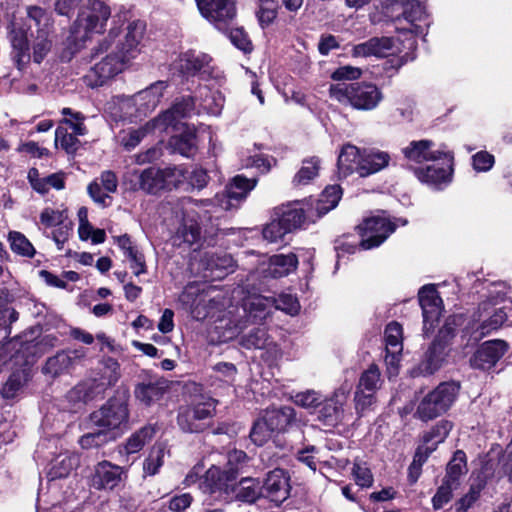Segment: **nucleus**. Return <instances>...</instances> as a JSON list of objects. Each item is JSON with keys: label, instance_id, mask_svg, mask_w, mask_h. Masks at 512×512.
<instances>
[{"label": "nucleus", "instance_id": "obj_1", "mask_svg": "<svg viewBox=\"0 0 512 512\" xmlns=\"http://www.w3.org/2000/svg\"><path fill=\"white\" fill-rule=\"evenodd\" d=\"M256 179H249L237 175L226 189L215 195L214 199L193 200L183 198L178 200L172 210L176 222V229L172 236L173 245L191 248L199 246L201 242V227L198 219L200 211L216 212L217 209L231 210L237 208L246 199L248 193L256 186Z\"/></svg>", "mask_w": 512, "mask_h": 512}, {"label": "nucleus", "instance_id": "obj_2", "mask_svg": "<svg viewBox=\"0 0 512 512\" xmlns=\"http://www.w3.org/2000/svg\"><path fill=\"white\" fill-rule=\"evenodd\" d=\"M8 39L19 70L24 69L31 59L40 64L54 44L50 15L41 7H27L25 19L14 17L10 22Z\"/></svg>", "mask_w": 512, "mask_h": 512}, {"label": "nucleus", "instance_id": "obj_3", "mask_svg": "<svg viewBox=\"0 0 512 512\" xmlns=\"http://www.w3.org/2000/svg\"><path fill=\"white\" fill-rule=\"evenodd\" d=\"M111 17L110 7L101 0H87L80 9L70 29V41L80 48L94 34L105 31L107 21Z\"/></svg>", "mask_w": 512, "mask_h": 512}, {"label": "nucleus", "instance_id": "obj_4", "mask_svg": "<svg viewBox=\"0 0 512 512\" xmlns=\"http://www.w3.org/2000/svg\"><path fill=\"white\" fill-rule=\"evenodd\" d=\"M506 322L512 323V301L500 307L481 302L466 329L470 338L477 342L500 329Z\"/></svg>", "mask_w": 512, "mask_h": 512}, {"label": "nucleus", "instance_id": "obj_5", "mask_svg": "<svg viewBox=\"0 0 512 512\" xmlns=\"http://www.w3.org/2000/svg\"><path fill=\"white\" fill-rule=\"evenodd\" d=\"M330 97L358 110H372L382 100L381 91L372 84L337 83L329 89Z\"/></svg>", "mask_w": 512, "mask_h": 512}, {"label": "nucleus", "instance_id": "obj_6", "mask_svg": "<svg viewBox=\"0 0 512 512\" xmlns=\"http://www.w3.org/2000/svg\"><path fill=\"white\" fill-rule=\"evenodd\" d=\"M128 416L126 401L122 398H113L91 413L87 427L99 428L106 434L117 437L116 430L128 421Z\"/></svg>", "mask_w": 512, "mask_h": 512}, {"label": "nucleus", "instance_id": "obj_7", "mask_svg": "<svg viewBox=\"0 0 512 512\" xmlns=\"http://www.w3.org/2000/svg\"><path fill=\"white\" fill-rule=\"evenodd\" d=\"M166 88V82L157 81L133 96L122 97L120 108L127 117L146 116L158 106Z\"/></svg>", "mask_w": 512, "mask_h": 512}, {"label": "nucleus", "instance_id": "obj_8", "mask_svg": "<svg viewBox=\"0 0 512 512\" xmlns=\"http://www.w3.org/2000/svg\"><path fill=\"white\" fill-rule=\"evenodd\" d=\"M127 479V469L108 460L96 463L89 477V485L98 491H114Z\"/></svg>", "mask_w": 512, "mask_h": 512}, {"label": "nucleus", "instance_id": "obj_9", "mask_svg": "<svg viewBox=\"0 0 512 512\" xmlns=\"http://www.w3.org/2000/svg\"><path fill=\"white\" fill-rule=\"evenodd\" d=\"M396 225L382 212L380 215L366 218L359 226L360 246L367 250L378 247L394 232Z\"/></svg>", "mask_w": 512, "mask_h": 512}, {"label": "nucleus", "instance_id": "obj_10", "mask_svg": "<svg viewBox=\"0 0 512 512\" xmlns=\"http://www.w3.org/2000/svg\"><path fill=\"white\" fill-rule=\"evenodd\" d=\"M127 62L125 56L119 52H111L90 68L84 76V81L91 88L102 86L121 73Z\"/></svg>", "mask_w": 512, "mask_h": 512}, {"label": "nucleus", "instance_id": "obj_11", "mask_svg": "<svg viewBox=\"0 0 512 512\" xmlns=\"http://www.w3.org/2000/svg\"><path fill=\"white\" fill-rule=\"evenodd\" d=\"M273 298L262 295H254L245 300L242 311L245 321H239L233 328H229L227 334H224L225 340L232 339L240 331L247 327V322L258 323L264 320L273 307Z\"/></svg>", "mask_w": 512, "mask_h": 512}, {"label": "nucleus", "instance_id": "obj_12", "mask_svg": "<svg viewBox=\"0 0 512 512\" xmlns=\"http://www.w3.org/2000/svg\"><path fill=\"white\" fill-rule=\"evenodd\" d=\"M273 298L262 295H254L245 300L242 311L245 321H239L233 328H229L227 334H224L225 340L232 339L240 331L247 327V322L258 323L264 320L273 307Z\"/></svg>", "mask_w": 512, "mask_h": 512}, {"label": "nucleus", "instance_id": "obj_13", "mask_svg": "<svg viewBox=\"0 0 512 512\" xmlns=\"http://www.w3.org/2000/svg\"><path fill=\"white\" fill-rule=\"evenodd\" d=\"M217 401L208 396H200L191 406L182 407L179 410L177 422L181 430L184 432L195 433L203 429V424H188L187 418L193 416L200 422L204 419L211 418L215 411Z\"/></svg>", "mask_w": 512, "mask_h": 512}, {"label": "nucleus", "instance_id": "obj_14", "mask_svg": "<svg viewBox=\"0 0 512 512\" xmlns=\"http://www.w3.org/2000/svg\"><path fill=\"white\" fill-rule=\"evenodd\" d=\"M452 161L453 156L447 152L445 157H442L438 162H433V164L424 168H417L415 175L421 182L441 189L452 181Z\"/></svg>", "mask_w": 512, "mask_h": 512}, {"label": "nucleus", "instance_id": "obj_15", "mask_svg": "<svg viewBox=\"0 0 512 512\" xmlns=\"http://www.w3.org/2000/svg\"><path fill=\"white\" fill-rule=\"evenodd\" d=\"M201 15L217 27L232 21L237 14L236 0H196Z\"/></svg>", "mask_w": 512, "mask_h": 512}, {"label": "nucleus", "instance_id": "obj_16", "mask_svg": "<svg viewBox=\"0 0 512 512\" xmlns=\"http://www.w3.org/2000/svg\"><path fill=\"white\" fill-rule=\"evenodd\" d=\"M168 116L169 115L167 114L163 117L154 118L139 128H128L122 130L118 135L120 145L125 150L130 151L138 146L147 135L156 132H166L169 129L170 123L166 121Z\"/></svg>", "mask_w": 512, "mask_h": 512}, {"label": "nucleus", "instance_id": "obj_17", "mask_svg": "<svg viewBox=\"0 0 512 512\" xmlns=\"http://www.w3.org/2000/svg\"><path fill=\"white\" fill-rule=\"evenodd\" d=\"M419 303L422 308L424 330L428 332L434 329L442 314V299L434 285L423 286L418 293Z\"/></svg>", "mask_w": 512, "mask_h": 512}, {"label": "nucleus", "instance_id": "obj_18", "mask_svg": "<svg viewBox=\"0 0 512 512\" xmlns=\"http://www.w3.org/2000/svg\"><path fill=\"white\" fill-rule=\"evenodd\" d=\"M402 327L397 322H391L385 329L386 356L385 362L390 376H396L403 350Z\"/></svg>", "mask_w": 512, "mask_h": 512}, {"label": "nucleus", "instance_id": "obj_19", "mask_svg": "<svg viewBox=\"0 0 512 512\" xmlns=\"http://www.w3.org/2000/svg\"><path fill=\"white\" fill-rule=\"evenodd\" d=\"M237 479V468L226 467L221 469L218 466L212 465L205 473L201 482V488L205 492L214 493L217 491H224L228 493L234 488Z\"/></svg>", "mask_w": 512, "mask_h": 512}, {"label": "nucleus", "instance_id": "obj_20", "mask_svg": "<svg viewBox=\"0 0 512 512\" xmlns=\"http://www.w3.org/2000/svg\"><path fill=\"white\" fill-rule=\"evenodd\" d=\"M263 497L276 505L283 503L289 496L290 485L287 473L282 469L270 471L262 485Z\"/></svg>", "mask_w": 512, "mask_h": 512}, {"label": "nucleus", "instance_id": "obj_21", "mask_svg": "<svg viewBox=\"0 0 512 512\" xmlns=\"http://www.w3.org/2000/svg\"><path fill=\"white\" fill-rule=\"evenodd\" d=\"M402 151L407 160L415 163L438 162L448 152L430 140L412 141Z\"/></svg>", "mask_w": 512, "mask_h": 512}, {"label": "nucleus", "instance_id": "obj_22", "mask_svg": "<svg viewBox=\"0 0 512 512\" xmlns=\"http://www.w3.org/2000/svg\"><path fill=\"white\" fill-rule=\"evenodd\" d=\"M508 345L503 340H491L483 343L470 359L473 368L488 370L505 354Z\"/></svg>", "mask_w": 512, "mask_h": 512}, {"label": "nucleus", "instance_id": "obj_23", "mask_svg": "<svg viewBox=\"0 0 512 512\" xmlns=\"http://www.w3.org/2000/svg\"><path fill=\"white\" fill-rule=\"evenodd\" d=\"M212 58L205 53L188 51L179 57L177 67L187 75H200L207 79L213 74Z\"/></svg>", "mask_w": 512, "mask_h": 512}, {"label": "nucleus", "instance_id": "obj_24", "mask_svg": "<svg viewBox=\"0 0 512 512\" xmlns=\"http://www.w3.org/2000/svg\"><path fill=\"white\" fill-rule=\"evenodd\" d=\"M349 387H341L319 410L318 418L325 426H336L344 418L343 406L347 401Z\"/></svg>", "mask_w": 512, "mask_h": 512}, {"label": "nucleus", "instance_id": "obj_25", "mask_svg": "<svg viewBox=\"0 0 512 512\" xmlns=\"http://www.w3.org/2000/svg\"><path fill=\"white\" fill-rule=\"evenodd\" d=\"M446 357V347L441 341H434L424 355L423 360L415 367L412 376H426L436 372Z\"/></svg>", "mask_w": 512, "mask_h": 512}, {"label": "nucleus", "instance_id": "obj_26", "mask_svg": "<svg viewBox=\"0 0 512 512\" xmlns=\"http://www.w3.org/2000/svg\"><path fill=\"white\" fill-rule=\"evenodd\" d=\"M203 277L211 279H220L230 271H233V261L230 256H217L205 253L201 259Z\"/></svg>", "mask_w": 512, "mask_h": 512}, {"label": "nucleus", "instance_id": "obj_27", "mask_svg": "<svg viewBox=\"0 0 512 512\" xmlns=\"http://www.w3.org/2000/svg\"><path fill=\"white\" fill-rule=\"evenodd\" d=\"M393 46V40L389 37H374L354 46L353 55L356 57H385L391 53Z\"/></svg>", "mask_w": 512, "mask_h": 512}, {"label": "nucleus", "instance_id": "obj_28", "mask_svg": "<svg viewBox=\"0 0 512 512\" xmlns=\"http://www.w3.org/2000/svg\"><path fill=\"white\" fill-rule=\"evenodd\" d=\"M298 265V257L289 253L270 257L267 268L263 270L266 277L281 278L294 272Z\"/></svg>", "mask_w": 512, "mask_h": 512}, {"label": "nucleus", "instance_id": "obj_29", "mask_svg": "<svg viewBox=\"0 0 512 512\" xmlns=\"http://www.w3.org/2000/svg\"><path fill=\"white\" fill-rule=\"evenodd\" d=\"M459 392V385L455 382H444L439 384L433 391L427 395L431 398L434 405L443 414L454 403Z\"/></svg>", "mask_w": 512, "mask_h": 512}, {"label": "nucleus", "instance_id": "obj_30", "mask_svg": "<svg viewBox=\"0 0 512 512\" xmlns=\"http://www.w3.org/2000/svg\"><path fill=\"white\" fill-rule=\"evenodd\" d=\"M459 392V385L455 382H444L439 384L433 391L427 395L431 398L434 405L443 414L454 403Z\"/></svg>", "mask_w": 512, "mask_h": 512}, {"label": "nucleus", "instance_id": "obj_31", "mask_svg": "<svg viewBox=\"0 0 512 512\" xmlns=\"http://www.w3.org/2000/svg\"><path fill=\"white\" fill-rule=\"evenodd\" d=\"M132 176L136 178L138 188L147 193L155 194L164 190L162 170L159 168L149 167L142 171L134 170Z\"/></svg>", "mask_w": 512, "mask_h": 512}, {"label": "nucleus", "instance_id": "obj_32", "mask_svg": "<svg viewBox=\"0 0 512 512\" xmlns=\"http://www.w3.org/2000/svg\"><path fill=\"white\" fill-rule=\"evenodd\" d=\"M361 162L362 152L356 146L351 144L343 146L338 157L339 174L346 177L353 172H357L360 175Z\"/></svg>", "mask_w": 512, "mask_h": 512}, {"label": "nucleus", "instance_id": "obj_33", "mask_svg": "<svg viewBox=\"0 0 512 512\" xmlns=\"http://www.w3.org/2000/svg\"><path fill=\"white\" fill-rule=\"evenodd\" d=\"M79 463L80 458L76 453L62 452L51 461L48 474L51 479L67 477Z\"/></svg>", "mask_w": 512, "mask_h": 512}, {"label": "nucleus", "instance_id": "obj_34", "mask_svg": "<svg viewBox=\"0 0 512 512\" xmlns=\"http://www.w3.org/2000/svg\"><path fill=\"white\" fill-rule=\"evenodd\" d=\"M263 417L268 426L275 433L283 432L295 419V410L292 407L284 406L280 408L267 409Z\"/></svg>", "mask_w": 512, "mask_h": 512}, {"label": "nucleus", "instance_id": "obj_35", "mask_svg": "<svg viewBox=\"0 0 512 512\" xmlns=\"http://www.w3.org/2000/svg\"><path fill=\"white\" fill-rule=\"evenodd\" d=\"M31 187L40 194H46L50 188L61 190L64 188V178L61 173H54L46 177H40L36 168H31L27 176Z\"/></svg>", "mask_w": 512, "mask_h": 512}, {"label": "nucleus", "instance_id": "obj_36", "mask_svg": "<svg viewBox=\"0 0 512 512\" xmlns=\"http://www.w3.org/2000/svg\"><path fill=\"white\" fill-rule=\"evenodd\" d=\"M144 25L141 22H133L128 25L124 42L121 43L119 53L125 56L127 61L134 58L139 52V44L143 38Z\"/></svg>", "mask_w": 512, "mask_h": 512}, {"label": "nucleus", "instance_id": "obj_37", "mask_svg": "<svg viewBox=\"0 0 512 512\" xmlns=\"http://www.w3.org/2000/svg\"><path fill=\"white\" fill-rule=\"evenodd\" d=\"M389 160L390 156L384 151L375 149L364 150L362 152L360 176L365 177L382 170L389 164Z\"/></svg>", "mask_w": 512, "mask_h": 512}, {"label": "nucleus", "instance_id": "obj_38", "mask_svg": "<svg viewBox=\"0 0 512 512\" xmlns=\"http://www.w3.org/2000/svg\"><path fill=\"white\" fill-rule=\"evenodd\" d=\"M342 191L340 186H327L321 193L320 197L311 204L315 215L321 217L334 209L341 199Z\"/></svg>", "mask_w": 512, "mask_h": 512}, {"label": "nucleus", "instance_id": "obj_39", "mask_svg": "<svg viewBox=\"0 0 512 512\" xmlns=\"http://www.w3.org/2000/svg\"><path fill=\"white\" fill-rule=\"evenodd\" d=\"M154 434L155 428L152 425L142 427L126 440L119 452L125 455L138 453L153 438Z\"/></svg>", "mask_w": 512, "mask_h": 512}, {"label": "nucleus", "instance_id": "obj_40", "mask_svg": "<svg viewBox=\"0 0 512 512\" xmlns=\"http://www.w3.org/2000/svg\"><path fill=\"white\" fill-rule=\"evenodd\" d=\"M483 294L484 300L482 302H489L494 307H500L505 305L507 302L512 301L507 297L509 287L505 282L502 281H485Z\"/></svg>", "mask_w": 512, "mask_h": 512}, {"label": "nucleus", "instance_id": "obj_41", "mask_svg": "<svg viewBox=\"0 0 512 512\" xmlns=\"http://www.w3.org/2000/svg\"><path fill=\"white\" fill-rule=\"evenodd\" d=\"M487 476V468H485L473 479L468 493L456 503L457 512L467 511L479 498L481 491L485 487Z\"/></svg>", "mask_w": 512, "mask_h": 512}, {"label": "nucleus", "instance_id": "obj_42", "mask_svg": "<svg viewBox=\"0 0 512 512\" xmlns=\"http://www.w3.org/2000/svg\"><path fill=\"white\" fill-rule=\"evenodd\" d=\"M201 102L199 106L209 115L218 116L221 114L225 98L219 91H212L207 87H202L198 91Z\"/></svg>", "mask_w": 512, "mask_h": 512}, {"label": "nucleus", "instance_id": "obj_43", "mask_svg": "<svg viewBox=\"0 0 512 512\" xmlns=\"http://www.w3.org/2000/svg\"><path fill=\"white\" fill-rule=\"evenodd\" d=\"M194 107L195 103L192 97H183L181 100L176 101L171 109L165 111L158 117H163L168 114L169 116L166 121L170 122L169 128H175L181 119L189 117L192 114Z\"/></svg>", "mask_w": 512, "mask_h": 512}, {"label": "nucleus", "instance_id": "obj_44", "mask_svg": "<svg viewBox=\"0 0 512 512\" xmlns=\"http://www.w3.org/2000/svg\"><path fill=\"white\" fill-rule=\"evenodd\" d=\"M164 392V382L141 383L135 388L136 398L147 406L156 401H159L162 398Z\"/></svg>", "mask_w": 512, "mask_h": 512}, {"label": "nucleus", "instance_id": "obj_45", "mask_svg": "<svg viewBox=\"0 0 512 512\" xmlns=\"http://www.w3.org/2000/svg\"><path fill=\"white\" fill-rule=\"evenodd\" d=\"M314 216L315 213L312 208L305 212L303 208L295 207L283 212L279 219L289 233L292 230L301 227L307 218L311 219Z\"/></svg>", "mask_w": 512, "mask_h": 512}, {"label": "nucleus", "instance_id": "obj_46", "mask_svg": "<svg viewBox=\"0 0 512 512\" xmlns=\"http://www.w3.org/2000/svg\"><path fill=\"white\" fill-rule=\"evenodd\" d=\"M84 354L85 353L82 350L58 353L54 357L48 359L45 369L49 373L57 375L70 366L72 359L81 358Z\"/></svg>", "mask_w": 512, "mask_h": 512}, {"label": "nucleus", "instance_id": "obj_47", "mask_svg": "<svg viewBox=\"0 0 512 512\" xmlns=\"http://www.w3.org/2000/svg\"><path fill=\"white\" fill-rule=\"evenodd\" d=\"M165 454H166V447L160 443L155 444L151 448L147 458L144 460V463H143L144 474L147 476L156 475L164 463Z\"/></svg>", "mask_w": 512, "mask_h": 512}, {"label": "nucleus", "instance_id": "obj_48", "mask_svg": "<svg viewBox=\"0 0 512 512\" xmlns=\"http://www.w3.org/2000/svg\"><path fill=\"white\" fill-rule=\"evenodd\" d=\"M320 168V160L316 157L306 159L302 162V166L293 178L294 186H302L309 184L318 176Z\"/></svg>", "mask_w": 512, "mask_h": 512}, {"label": "nucleus", "instance_id": "obj_49", "mask_svg": "<svg viewBox=\"0 0 512 512\" xmlns=\"http://www.w3.org/2000/svg\"><path fill=\"white\" fill-rule=\"evenodd\" d=\"M466 472V455L462 450H457L447 465L446 476L443 481L457 486L458 480Z\"/></svg>", "mask_w": 512, "mask_h": 512}, {"label": "nucleus", "instance_id": "obj_50", "mask_svg": "<svg viewBox=\"0 0 512 512\" xmlns=\"http://www.w3.org/2000/svg\"><path fill=\"white\" fill-rule=\"evenodd\" d=\"M92 431L82 435L78 443L82 449L99 448L116 439L115 435H108L99 428H90Z\"/></svg>", "mask_w": 512, "mask_h": 512}, {"label": "nucleus", "instance_id": "obj_51", "mask_svg": "<svg viewBox=\"0 0 512 512\" xmlns=\"http://www.w3.org/2000/svg\"><path fill=\"white\" fill-rule=\"evenodd\" d=\"M62 115L65 118L62 120L60 125L71 129L74 134L84 136L87 133V128L84 125L85 116L71 108L65 107L61 110Z\"/></svg>", "mask_w": 512, "mask_h": 512}, {"label": "nucleus", "instance_id": "obj_52", "mask_svg": "<svg viewBox=\"0 0 512 512\" xmlns=\"http://www.w3.org/2000/svg\"><path fill=\"white\" fill-rule=\"evenodd\" d=\"M77 136L73 131L69 132L67 127L59 125L55 131V145H60L67 153L72 154L80 144Z\"/></svg>", "mask_w": 512, "mask_h": 512}, {"label": "nucleus", "instance_id": "obj_53", "mask_svg": "<svg viewBox=\"0 0 512 512\" xmlns=\"http://www.w3.org/2000/svg\"><path fill=\"white\" fill-rule=\"evenodd\" d=\"M239 499L245 502H255L260 497H263V489L259 481L251 478H244L240 482V489L237 494Z\"/></svg>", "mask_w": 512, "mask_h": 512}, {"label": "nucleus", "instance_id": "obj_54", "mask_svg": "<svg viewBox=\"0 0 512 512\" xmlns=\"http://www.w3.org/2000/svg\"><path fill=\"white\" fill-rule=\"evenodd\" d=\"M268 335L264 328H253L240 339V345L246 349H263L268 344Z\"/></svg>", "mask_w": 512, "mask_h": 512}, {"label": "nucleus", "instance_id": "obj_55", "mask_svg": "<svg viewBox=\"0 0 512 512\" xmlns=\"http://www.w3.org/2000/svg\"><path fill=\"white\" fill-rule=\"evenodd\" d=\"M8 240L10 242V248L13 252L25 257L34 256L35 249L33 245L22 233L12 231L8 235Z\"/></svg>", "mask_w": 512, "mask_h": 512}, {"label": "nucleus", "instance_id": "obj_56", "mask_svg": "<svg viewBox=\"0 0 512 512\" xmlns=\"http://www.w3.org/2000/svg\"><path fill=\"white\" fill-rule=\"evenodd\" d=\"M27 379L28 373L26 370H19L12 373L2 388L3 397L7 399L15 397Z\"/></svg>", "mask_w": 512, "mask_h": 512}, {"label": "nucleus", "instance_id": "obj_57", "mask_svg": "<svg viewBox=\"0 0 512 512\" xmlns=\"http://www.w3.org/2000/svg\"><path fill=\"white\" fill-rule=\"evenodd\" d=\"M452 429V424L449 421L442 420L438 422L430 432L424 436V443L430 446L437 445L445 440Z\"/></svg>", "mask_w": 512, "mask_h": 512}, {"label": "nucleus", "instance_id": "obj_58", "mask_svg": "<svg viewBox=\"0 0 512 512\" xmlns=\"http://www.w3.org/2000/svg\"><path fill=\"white\" fill-rule=\"evenodd\" d=\"M170 145L183 156L189 157L195 149V135L192 132L172 137Z\"/></svg>", "mask_w": 512, "mask_h": 512}, {"label": "nucleus", "instance_id": "obj_59", "mask_svg": "<svg viewBox=\"0 0 512 512\" xmlns=\"http://www.w3.org/2000/svg\"><path fill=\"white\" fill-rule=\"evenodd\" d=\"M380 371L377 366L371 365L360 377L357 389L374 392L378 389Z\"/></svg>", "mask_w": 512, "mask_h": 512}, {"label": "nucleus", "instance_id": "obj_60", "mask_svg": "<svg viewBox=\"0 0 512 512\" xmlns=\"http://www.w3.org/2000/svg\"><path fill=\"white\" fill-rule=\"evenodd\" d=\"M272 429L268 426L265 418L262 416L253 425L250 438L256 445H263L273 435Z\"/></svg>", "mask_w": 512, "mask_h": 512}, {"label": "nucleus", "instance_id": "obj_61", "mask_svg": "<svg viewBox=\"0 0 512 512\" xmlns=\"http://www.w3.org/2000/svg\"><path fill=\"white\" fill-rule=\"evenodd\" d=\"M287 233L280 219L272 220L262 231L263 238L269 243L280 242Z\"/></svg>", "mask_w": 512, "mask_h": 512}, {"label": "nucleus", "instance_id": "obj_62", "mask_svg": "<svg viewBox=\"0 0 512 512\" xmlns=\"http://www.w3.org/2000/svg\"><path fill=\"white\" fill-rule=\"evenodd\" d=\"M161 170L164 189L177 188L186 178L184 170L180 167H167Z\"/></svg>", "mask_w": 512, "mask_h": 512}, {"label": "nucleus", "instance_id": "obj_63", "mask_svg": "<svg viewBox=\"0 0 512 512\" xmlns=\"http://www.w3.org/2000/svg\"><path fill=\"white\" fill-rule=\"evenodd\" d=\"M425 15L424 7L418 0H405L402 19L414 25L416 21L422 20Z\"/></svg>", "mask_w": 512, "mask_h": 512}, {"label": "nucleus", "instance_id": "obj_64", "mask_svg": "<svg viewBox=\"0 0 512 512\" xmlns=\"http://www.w3.org/2000/svg\"><path fill=\"white\" fill-rule=\"evenodd\" d=\"M273 307L282 310L290 315H296L300 310L298 299L291 294H280L278 298H273Z\"/></svg>", "mask_w": 512, "mask_h": 512}]
</instances>
